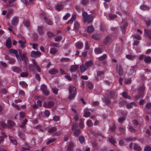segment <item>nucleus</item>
Instances as JSON below:
<instances>
[{
	"mask_svg": "<svg viewBox=\"0 0 151 151\" xmlns=\"http://www.w3.org/2000/svg\"><path fill=\"white\" fill-rule=\"evenodd\" d=\"M69 95L68 97V99L73 100L76 94V88L72 86H70L69 88Z\"/></svg>",
	"mask_w": 151,
	"mask_h": 151,
	"instance_id": "f257e3e1",
	"label": "nucleus"
},
{
	"mask_svg": "<svg viewBox=\"0 0 151 151\" xmlns=\"http://www.w3.org/2000/svg\"><path fill=\"white\" fill-rule=\"evenodd\" d=\"M82 15L83 18V21L84 22L87 21L88 23L92 22L93 19L92 16H89L88 15L87 13L86 12H83L82 13Z\"/></svg>",
	"mask_w": 151,
	"mask_h": 151,
	"instance_id": "f03ea898",
	"label": "nucleus"
},
{
	"mask_svg": "<svg viewBox=\"0 0 151 151\" xmlns=\"http://www.w3.org/2000/svg\"><path fill=\"white\" fill-rule=\"evenodd\" d=\"M33 66L32 65H28L29 69L32 72H34L35 70L34 68H35L38 72H40L41 69L39 66L37 64L36 62L35 61H33Z\"/></svg>",
	"mask_w": 151,
	"mask_h": 151,
	"instance_id": "7ed1b4c3",
	"label": "nucleus"
},
{
	"mask_svg": "<svg viewBox=\"0 0 151 151\" xmlns=\"http://www.w3.org/2000/svg\"><path fill=\"white\" fill-rule=\"evenodd\" d=\"M139 59L140 60H144L146 63L151 62V57L149 56H146L145 55H141L139 57Z\"/></svg>",
	"mask_w": 151,
	"mask_h": 151,
	"instance_id": "20e7f679",
	"label": "nucleus"
},
{
	"mask_svg": "<svg viewBox=\"0 0 151 151\" xmlns=\"http://www.w3.org/2000/svg\"><path fill=\"white\" fill-rule=\"evenodd\" d=\"M54 102L52 101H49L45 102L43 104V106L45 108H50L54 105Z\"/></svg>",
	"mask_w": 151,
	"mask_h": 151,
	"instance_id": "39448f33",
	"label": "nucleus"
},
{
	"mask_svg": "<svg viewBox=\"0 0 151 151\" xmlns=\"http://www.w3.org/2000/svg\"><path fill=\"white\" fill-rule=\"evenodd\" d=\"M40 89L44 95L47 96L49 95V91L47 89V86L45 85H42Z\"/></svg>",
	"mask_w": 151,
	"mask_h": 151,
	"instance_id": "423d86ee",
	"label": "nucleus"
},
{
	"mask_svg": "<svg viewBox=\"0 0 151 151\" xmlns=\"http://www.w3.org/2000/svg\"><path fill=\"white\" fill-rule=\"evenodd\" d=\"M41 54V53L40 52L32 51L31 52L30 56L32 58H37L40 57Z\"/></svg>",
	"mask_w": 151,
	"mask_h": 151,
	"instance_id": "0eeeda50",
	"label": "nucleus"
},
{
	"mask_svg": "<svg viewBox=\"0 0 151 151\" xmlns=\"http://www.w3.org/2000/svg\"><path fill=\"white\" fill-rule=\"evenodd\" d=\"M27 53H23L20 57V60H22L24 61L26 64H27L29 63V61L27 57Z\"/></svg>",
	"mask_w": 151,
	"mask_h": 151,
	"instance_id": "6e6552de",
	"label": "nucleus"
},
{
	"mask_svg": "<svg viewBox=\"0 0 151 151\" xmlns=\"http://www.w3.org/2000/svg\"><path fill=\"white\" fill-rule=\"evenodd\" d=\"M4 58L6 60L8 61V63L10 64H14L15 63L16 60L15 59L13 58H10L9 56L6 55Z\"/></svg>",
	"mask_w": 151,
	"mask_h": 151,
	"instance_id": "1a4fd4ad",
	"label": "nucleus"
},
{
	"mask_svg": "<svg viewBox=\"0 0 151 151\" xmlns=\"http://www.w3.org/2000/svg\"><path fill=\"white\" fill-rule=\"evenodd\" d=\"M10 52L14 54L15 55L17 59L18 60H20V58L18 53V52L16 50L13 49H11L9 50Z\"/></svg>",
	"mask_w": 151,
	"mask_h": 151,
	"instance_id": "9d476101",
	"label": "nucleus"
},
{
	"mask_svg": "<svg viewBox=\"0 0 151 151\" xmlns=\"http://www.w3.org/2000/svg\"><path fill=\"white\" fill-rule=\"evenodd\" d=\"M46 129L48 130V132L49 133H51L55 132L57 130V128L56 127H47L46 128Z\"/></svg>",
	"mask_w": 151,
	"mask_h": 151,
	"instance_id": "9b49d317",
	"label": "nucleus"
},
{
	"mask_svg": "<svg viewBox=\"0 0 151 151\" xmlns=\"http://www.w3.org/2000/svg\"><path fill=\"white\" fill-rule=\"evenodd\" d=\"M12 69L14 72L17 73H20L22 71V69L20 68L15 66L12 67Z\"/></svg>",
	"mask_w": 151,
	"mask_h": 151,
	"instance_id": "f8f14e48",
	"label": "nucleus"
},
{
	"mask_svg": "<svg viewBox=\"0 0 151 151\" xmlns=\"http://www.w3.org/2000/svg\"><path fill=\"white\" fill-rule=\"evenodd\" d=\"M26 42V40L24 39L19 40L18 41V43L20 45V47L22 48H24Z\"/></svg>",
	"mask_w": 151,
	"mask_h": 151,
	"instance_id": "ddd939ff",
	"label": "nucleus"
},
{
	"mask_svg": "<svg viewBox=\"0 0 151 151\" xmlns=\"http://www.w3.org/2000/svg\"><path fill=\"white\" fill-rule=\"evenodd\" d=\"M103 51V49L99 47L96 48L94 50V52L96 55L101 53Z\"/></svg>",
	"mask_w": 151,
	"mask_h": 151,
	"instance_id": "4468645a",
	"label": "nucleus"
},
{
	"mask_svg": "<svg viewBox=\"0 0 151 151\" xmlns=\"http://www.w3.org/2000/svg\"><path fill=\"white\" fill-rule=\"evenodd\" d=\"M144 35L146 37L151 38V29L149 30H146L144 29Z\"/></svg>",
	"mask_w": 151,
	"mask_h": 151,
	"instance_id": "2eb2a0df",
	"label": "nucleus"
},
{
	"mask_svg": "<svg viewBox=\"0 0 151 151\" xmlns=\"http://www.w3.org/2000/svg\"><path fill=\"white\" fill-rule=\"evenodd\" d=\"M63 3L58 4L55 6V8L56 10L58 11H60L63 9L64 7V5L63 4Z\"/></svg>",
	"mask_w": 151,
	"mask_h": 151,
	"instance_id": "dca6fc26",
	"label": "nucleus"
},
{
	"mask_svg": "<svg viewBox=\"0 0 151 151\" xmlns=\"http://www.w3.org/2000/svg\"><path fill=\"white\" fill-rule=\"evenodd\" d=\"M19 21L18 18L17 17H14L12 21V24L13 26L16 25L18 23Z\"/></svg>",
	"mask_w": 151,
	"mask_h": 151,
	"instance_id": "f3484780",
	"label": "nucleus"
},
{
	"mask_svg": "<svg viewBox=\"0 0 151 151\" xmlns=\"http://www.w3.org/2000/svg\"><path fill=\"white\" fill-rule=\"evenodd\" d=\"M44 28L42 26L38 27V32L40 35H42L44 33Z\"/></svg>",
	"mask_w": 151,
	"mask_h": 151,
	"instance_id": "a211bd4d",
	"label": "nucleus"
},
{
	"mask_svg": "<svg viewBox=\"0 0 151 151\" xmlns=\"http://www.w3.org/2000/svg\"><path fill=\"white\" fill-rule=\"evenodd\" d=\"M73 131L74 136L77 137H78L81 133V130L79 129H76Z\"/></svg>",
	"mask_w": 151,
	"mask_h": 151,
	"instance_id": "6ab92c4d",
	"label": "nucleus"
},
{
	"mask_svg": "<svg viewBox=\"0 0 151 151\" xmlns=\"http://www.w3.org/2000/svg\"><path fill=\"white\" fill-rule=\"evenodd\" d=\"M78 68V65H72L70 66V71L71 72H74L77 70Z\"/></svg>",
	"mask_w": 151,
	"mask_h": 151,
	"instance_id": "aec40b11",
	"label": "nucleus"
},
{
	"mask_svg": "<svg viewBox=\"0 0 151 151\" xmlns=\"http://www.w3.org/2000/svg\"><path fill=\"white\" fill-rule=\"evenodd\" d=\"M18 136L20 138L25 140L26 139V137L24 134L23 132L19 131L18 133Z\"/></svg>",
	"mask_w": 151,
	"mask_h": 151,
	"instance_id": "412c9836",
	"label": "nucleus"
},
{
	"mask_svg": "<svg viewBox=\"0 0 151 151\" xmlns=\"http://www.w3.org/2000/svg\"><path fill=\"white\" fill-rule=\"evenodd\" d=\"M84 114L83 116L84 117H88L91 115L90 112L88 111L87 109H85L84 110Z\"/></svg>",
	"mask_w": 151,
	"mask_h": 151,
	"instance_id": "4be33fe9",
	"label": "nucleus"
},
{
	"mask_svg": "<svg viewBox=\"0 0 151 151\" xmlns=\"http://www.w3.org/2000/svg\"><path fill=\"white\" fill-rule=\"evenodd\" d=\"M74 147V145L73 143H70L68 146L67 150H70L73 151V148Z\"/></svg>",
	"mask_w": 151,
	"mask_h": 151,
	"instance_id": "5701e85b",
	"label": "nucleus"
},
{
	"mask_svg": "<svg viewBox=\"0 0 151 151\" xmlns=\"http://www.w3.org/2000/svg\"><path fill=\"white\" fill-rule=\"evenodd\" d=\"M6 45L8 49H10L11 48L12 46V42L10 38H8L6 40Z\"/></svg>",
	"mask_w": 151,
	"mask_h": 151,
	"instance_id": "b1692460",
	"label": "nucleus"
},
{
	"mask_svg": "<svg viewBox=\"0 0 151 151\" xmlns=\"http://www.w3.org/2000/svg\"><path fill=\"white\" fill-rule=\"evenodd\" d=\"M76 46L78 49H81L83 47V44L81 42H78L76 43Z\"/></svg>",
	"mask_w": 151,
	"mask_h": 151,
	"instance_id": "393cba45",
	"label": "nucleus"
},
{
	"mask_svg": "<svg viewBox=\"0 0 151 151\" xmlns=\"http://www.w3.org/2000/svg\"><path fill=\"white\" fill-rule=\"evenodd\" d=\"M9 137L11 142L13 145H17V140L14 137L10 136H9Z\"/></svg>",
	"mask_w": 151,
	"mask_h": 151,
	"instance_id": "a878e982",
	"label": "nucleus"
},
{
	"mask_svg": "<svg viewBox=\"0 0 151 151\" xmlns=\"http://www.w3.org/2000/svg\"><path fill=\"white\" fill-rule=\"evenodd\" d=\"M76 18V14H74L72 16L71 19L69 20L67 23V24H72L74 20H75Z\"/></svg>",
	"mask_w": 151,
	"mask_h": 151,
	"instance_id": "bb28decb",
	"label": "nucleus"
},
{
	"mask_svg": "<svg viewBox=\"0 0 151 151\" xmlns=\"http://www.w3.org/2000/svg\"><path fill=\"white\" fill-rule=\"evenodd\" d=\"M80 26V24L78 23L76 21L74 24V30L75 31H78L79 28Z\"/></svg>",
	"mask_w": 151,
	"mask_h": 151,
	"instance_id": "cd10ccee",
	"label": "nucleus"
},
{
	"mask_svg": "<svg viewBox=\"0 0 151 151\" xmlns=\"http://www.w3.org/2000/svg\"><path fill=\"white\" fill-rule=\"evenodd\" d=\"M19 84L23 88H26L27 86V84L24 81H21L19 83Z\"/></svg>",
	"mask_w": 151,
	"mask_h": 151,
	"instance_id": "c85d7f7f",
	"label": "nucleus"
},
{
	"mask_svg": "<svg viewBox=\"0 0 151 151\" xmlns=\"http://www.w3.org/2000/svg\"><path fill=\"white\" fill-rule=\"evenodd\" d=\"M101 37V35L100 34H94L92 35V37L96 40L99 39Z\"/></svg>",
	"mask_w": 151,
	"mask_h": 151,
	"instance_id": "c756f323",
	"label": "nucleus"
},
{
	"mask_svg": "<svg viewBox=\"0 0 151 151\" xmlns=\"http://www.w3.org/2000/svg\"><path fill=\"white\" fill-rule=\"evenodd\" d=\"M78 126L81 129H82L83 128L84 126V121L83 119H80Z\"/></svg>",
	"mask_w": 151,
	"mask_h": 151,
	"instance_id": "7c9ffc66",
	"label": "nucleus"
},
{
	"mask_svg": "<svg viewBox=\"0 0 151 151\" xmlns=\"http://www.w3.org/2000/svg\"><path fill=\"white\" fill-rule=\"evenodd\" d=\"M44 19L45 21V22H47V24L50 25H52L53 23L52 21L50 20V19H48L46 17H44Z\"/></svg>",
	"mask_w": 151,
	"mask_h": 151,
	"instance_id": "2f4dec72",
	"label": "nucleus"
},
{
	"mask_svg": "<svg viewBox=\"0 0 151 151\" xmlns=\"http://www.w3.org/2000/svg\"><path fill=\"white\" fill-rule=\"evenodd\" d=\"M13 11V10L12 9H9L6 15V18H7L8 19L10 17L11 14L12 13Z\"/></svg>",
	"mask_w": 151,
	"mask_h": 151,
	"instance_id": "473e14b6",
	"label": "nucleus"
},
{
	"mask_svg": "<svg viewBox=\"0 0 151 151\" xmlns=\"http://www.w3.org/2000/svg\"><path fill=\"white\" fill-rule=\"evenodd\" d=\"M58 72V70L53 68L49 71V73L51 75H54Z\"/></svg>",
	"mask_w": 151,
	"mask_h": 151,
	"instance_id": "72a5a7b5",
	"label": "nucleus"
},
{
	"mask_svg": "<svg viewBox=\"0 0 151 151\" xmlns=\"http://www.w3.org/2000/svg\"><path fill=\"white\" fill-rule=\"evenodd\" d=\"M145 86L144 85H142L140 87L138 90V92L139 94H142L143 92L145 89Z\"/></svg>",
	"mask_w": 151,
	"mask_h": 151,
	"instance_id": "f704fd0d",
	"label": "nucleus"
},
{
	"mask_svg": "<svg viewBox=\"0 0 151 151\" xmlns=\"http://www.w3.org/2000/svg\"><path fill=\"white\" fill-rule=\"evenodd\" d=\"M109 141L112 144L115 146V144L116 142L115 141L114 138L113 136L111 137V138H108Z\"/></svg>",
	"mask_w": 151,
	"mask_h": 151,
	"instance_id": "c9c22d12",
	"label": "nucleus"
},
{
	"mask_svg": "<svg viewBox=\"0 0 151 151\" xmlns=\"http://www.w3.org/2000/svg\"><path fill=\"white\" fill-rule=\"evenodd\" d=\"M24 25L27 27H29L30 25L29 21L28 20H24L23 21Z\"/></svg>",
	"mask_w": 151,
	"mask_h": 151,
	"instance_id": "e433bc0d",
	"label": "nucleus"
},
{
	"mask_svg": "<svg viewBox=\"0 0 151 151\" xmlns=\"http://www.w3.org/2000/svg\"><path fill=\"white\" fill-rule=\"evenodd\" d=\"M93 31L94 29L92 26H89L87 27V32H88L91 33Z\"/></svg>",
	"mask_w": 151,
	"mask_h": 151,
	"instance_id": "4c0bfd02",
	"label": "nucleus"
},
{
	"mask_svg": "<svg viewBox=\"0 0 151 151\" xmlns=\"http://www.w3.org/2000/svg\"><path fill=\"white\" fill-rule=\"evenodd\" d=\"M86 86L87 88L89 89H92L93 88V85L92 83L88 82L86 83Z\"/></svg>",
	"mask_w": 151,
	"mask_h": 151,
	"instance_id": "58836bf2",
	"label": "nucleus"
},
{
	"mask_svg": "<svg viewBox=\"0 0 151 151\" xmlns=\"http://www.w3.org/2000/svg\"><path fill=\"white\" fill-rule=\"evenodd\" d=\"M58 50L55 48H52L50 50V53L54 54L57 53Z\"/></svg>",
	"mask_w": 151,
	"mask_h": 151,
	"instance_id": "ea45409f",
	"label": "nucleus"
},
{
	"mask_svg": "<svg viewBox=\"0 0 151 151\" xmlns=\"http://www.w3.org/2000/svg\"><path fill=\"white\" fill-rule=\"evenodd\" d=\"M92 64L93 62L90 60L86 62L85 64V65L86 67L88 68L91 67Z\"/></svg>",
	"mask_w": 151,
	"mask_h": 151,
	"instance_id": "a19ab883",
	"label": "nucleus"
},
{
	"mask_svg": "<svg viewBox=\"0 0 151 151\" xmlns=\"http://www.w3.org/2000/svg\"><path fill=\"white\" fill-rule=\"evenodd\" d=\"M70 61V59L67 58L62 57L60 59V61L62 62H68Z\"/></svg>",
	"mask_w": 151,
	"mask_h": 151,
	"instance_id": "79ce46f5",
	"label": "nucleus"
},
{
	"mask_svg": "<svg viewBox=\"0 0 151 151\" xmlns=\"http://www.w3.org/2000/svg\"><path fill=\"white\" fill-rule=\"evenodd\" d=\"M7 124L10 127L14 126L15 124L14 122V121L11 120H9L8 121Z\"/></svg>",
	"mask_w": 151,
	"mask_h": 151,
	"instance_id": "37998d69",
	"label": "nucleus"
},
{
	"mask_svg": "<svg viewBox=\"0 0 151 151\" xmlns=\"http://www.w3.org/2000/svg\"><path fill=\"white\" fill-rule=\"evenodd\" d=\"M27 119H26L24 120L23 122L20 125V127L23 128H25V125L27 123Z\"/></svg>",
	"mask_w": 151,
	"mask_h": 151,
	"instance_id": "c03bdc74",
	"label": "nucleus"
},
{
	"mask_svg": "<svg viewBox=\"0 0 151 151\" xmlns=\"http://www.w3.org/2000/svg\"><path fill=\"white\" fill-rule=\"evenodd\" d=\"M57 140L56 138H53L52 139H49L48 140V141L46 142V144L48 145L50 143L54 142Z\"/></svg>",
	"mask_w": 151,
	"mask_h": 151,
	"instance_id": "a18cd8bd",
	"label": "nucleus"
},
{
	"mask_svg": "<svg viewBox=\"0 0 151 151\" xmlns=\"http://www.w3.org/2000/svg\"><path fill=\"white\" fill-rule=\"evenodd\" d=\"M80 68L81 72L82 73L85 72L86 70V68L83 65H81L80 67Z\"/></svg>",
	"mask_w": 151,
	"mask_h": 151,
	"instance_id": "49530a36",
	"label": "nucleus"
},
{
	"mask_svg": "<svg viewBox=\"0 0 151 151\" xmlns=\"http://www.w3.org/2000/svg\"><path fill=\"white\" fill-rule=\"evenodd\" d=\"M134 150L139 151L141 150V148L138 145L135 144H134Z\"/></svg>",
	"mask_w": 151,
	"mask_h": 151,
	"instance_id": "de8ad7c7",
	"label": "nucleus"
},
{
	"mask_svg": "<svg viewBox=\"0 0 151 151\" xmlns=\"http://www.w3.org/2000/svg\"><path fill=\"white\" fill-rule=\"evenodd\" d=\"M78 140L81 144H83L85 142V139L83 136H80L78 138Z\"/></svg>",
	"mask_w": 151,
	"mask_h": 151,
	"instance_id": "09e8293b",
	"label": "nucleus"
},
{
	"mask_svg": "<svg viewBox=\"0 0 151 151\" xmlns=\"http://www.w3.org/2000/svg\"><path fill=\"white\" fill-rule=\"evenodd\" d=\"M6 137V134L4 133H2V135L1 136H0V144H1L4 140V138Z\"/></svg>",
	"mask_w": 151,
	"mask_h": 151,
	"instance_id": "8fccbe9b",
	"label": "nucleus"
},
{
	"mask_svg": "<svg viewBox=\"0 0 151 151\" xmlns=\"http://www.w3.org/2000/svg\"><path fill=\"white\" fill-rule=\"evenodd\" d=\"M127 26V23H125L123 25V29L122 28V27L121 26H120V28L121 29V30L122 31V32L123 33H124L125 32V27Z\"/></svg>",
	"mask_w": 151,
	"mask_h": 151,
	"instance_id": "3c124183",
	"label": "nucleus"
},
{
	"mask_svg": "<svg viewBox=\"0 0 151 151\" xmlns=\"http://www.w3.org/2000/svg\"><path fill=\"white\" fill-rule=\"evenodd\" d=\"M47 35L49 38H51L55 36V35L52 32H47Z\"/></svg>",
	"mask_w": 151,
	"mask_h": 151,
	"instance_id": "603ef678",
	"label": "nucleus"
},
{
	"mask_svg": "<svg viewBox=\"0 0 151 151\" xmlns=\"http://www.w3.org/2000/svg\"><path fill=\"white\" fill-rule=\"evenodd\" d=\"M136 57L137 58V56H136L135 55H126V58L128 59L132 60L134 58Z\"/></svg>",
	"mask_w": 151,
	"mask_h": 151,
	"instance_id": "864d4df0",
	"label": "nucleus"
},
{
	"mask_svg": "<svg viewBox=\"0 0 151 151\" xmlns=\"http://www.w3.org/2000/svg\"><path fill=\"white\" fill-rule=\"evenodd\" d=\"M87 125L89 127H91L93 125V123L91 120H88L86 122Z\"/></svg>",
	"mask_w": 151,
	"mask_h": 151,
	"instance_id": "5fc2aeb1",
	"label": "nucleus"
},
{
	"mask_svg": "<svg viewBox=\"0 0 151 151\" xmlns=\"http://www.w3.org/2000/svg\"><path fill=\"white\" fill-rule=\"evenodd\" d=\"M133 38H135L138 40H140L141 39V36L138 34H136L135 35L132 36Z\"/></svg>",
	"mask_w": 151,
	"mask_h": 151,
	"instance_id": "6e6d98bb",
	"label": "nucleus"
},
{
	"mask_svg": "<svg viewBox=\"0 0 151 151\" xmlns=\"http://www.w3.org/2000/svg\"><path fill=\"white\" fill-rule=\"evenodd\" d=\"M28 75V74L26 72H23L20 75V76L22 77H27Z\"/></svg>",
	"mask_w": 151,
	"mask_h": 151,
	"instance_id": "4d7b16f0",
	"label": "nucleus"
},
{
	"mask_svg": "<svg viewBox=\"0 0 151 151\" xmlns=\"http://www.w3.org/2000/svg\"><path fill=\"white\" fill-rule=\"evenodd\" d=\"M88 0H82L81 4L83 5H86L88 3Z\"/></svg>",
	"mask_w": 151,
	"mask_h": 151,
	"instance_id": "13d9d810",
	"label": "nucleus"
},
{
	"mask_svg": "<svg viewBox=\"0 0 151 151\" xmlns=\"http://www.w3.org/2000/svg\"><path fill=\"white\" fill-rule=\"evenodd\" d=\"M62 39V37L60 35L58 36L55 38V41L56 42H59Z\"/></svg>",
	"mask_w": 151,
	"mask_h": 151,
	"instance_id": "bf43d9fd",
	"label": "nucleus"
},
{
	"mask_svg": "<svg viewBox=\"0 0 151 151\" xmlns=\"http://www.w3.org/2000/svg\"><path fill=\"white\" fill-rule=\"evenodd\" d=\"M140 8L142 10H145L149 9L148 7L145 5L141 6H140Z\"/></svg>",
	"mask_w": 151,
	"mask_h": 151,
	"instance_id": "052dcab7",
	"label": "nucleus"
},
{
	"mask_svg": "<svg viewBox=\"0 0 151 151\" xmlns=\"http://www.w3.org/2000/svg\"><path fill=\"white\" fill-rule=\"evenodd\" d=\"M44 114L46 117H48L50 114V112L48 110H45L44 111Z\"/></svg>",
	"mask_w": 151,
	"mask_h": 151,
	"instance_id": "680f3d73",
	"label": "nucleus"
},
{
	"mask_svg": "<svg viewBox=\"0 0 151 151\" xmlns=\"http://www.w3.org/2000/svg\"><path fill=\"white\" fill-rule=\"evenodd\" d=\"M70 15L69 13H67L63 17V19L64 20H66L68 18L70 17Z\"/></svg>",
	"mask_w": 151,
	"mask_h": 151,
	"instance_id": "e2e57ef3",
	"label": "nucleus"
},
{
	"mask_svg": "<svg viewBox=\"0 0 151 151\" xmlns=\"http://www.w3.org/2000/svg\"><path fill=\"white\" fill-rule=\"evenodd\" d=\"M122 95L125 98H128V99H130V97L129 96H128L127 95V93L125 92H123L122 93Z\"/></svg>",
	"mask_w": 151,
	"mask_h": 151,
	"instance_id": "0e129e2a",
	"label": "nucleus"
},
{
	"mask_svg": "<svg viewBox=\"0 0 151 151\" xmlns=\"http://www.w3.org/2000/svg\"><path fill=\"white\" fill-rule=\"evenodd\" d=\"M78 127L77 125L76 124H73L72 127V130L73 131L74 130L77 129H76Z\"/></svg>",
	"mask_w": 151,
	"mask_h": 151,
	"instance_id": "69168bd1",
	"label": "nucleus"
},
{
	"mask_svg": "<svg viewBox=\"0 0 151 151\" xmlns=\"http://www.w3.org/2000/svg\"><path fill=\"white\" fill-rule=\"evenodd\" d=\"M53 120L55 122H57L59 120V116L55 115L53 117Z\"/></svg>",
	"mask_w": 151,
	"mask_h": 151,
	"instance_id": "338daca9",
	"label": "nucleus"
},
{
	"mask_svg": "<svg viewBox=\"0 0 151 151\" xmlns=\"http://www.w3.org/2000/svg\"><path fill=\"white\" fill-rule=\"evenodd\" d=\"M35 78L38 81H40L41 80V78L39 74L37 73L36 74Z\"/></svg>",
	"mask_w": 151,
	"mask_h": 151,
	"instance_id": "774afa93",
	"label": "nucleus"
}]
</instances>
